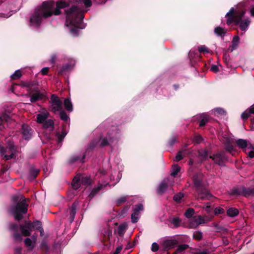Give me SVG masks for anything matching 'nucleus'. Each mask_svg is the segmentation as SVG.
<instances>
[{
  "instance_id": "obj_1",
  "label": "nucleus",
  "mask_w": 254,
  "mask_h": 254,
  "mask_svg": "<svg viewBox=\"0 0 254 254\" xmlns=\"http://www.w3.org/2000/svg\"><path fill=\"white\" fill-rule=\"evenodd\" d=\"M56 9L54 10V2L47 1L43 2L42 5L36 9L30 17V23L31 26L38 27L41 24L43 18H47L53 14L58 15L61 13L60 9L67 6L66 2L59 1L56 3Z\"/></svg>"
},
{
  "instance_id": "obj_2",
  "label": "nucleus",
  "mask_w": 254,
  "mask_h": 254,
  "mask_svg": "<svg viewBox=\"0 0 254 254\" xmlns=\"http://www.w3.org/2000/svg\"><path fill=\"white\" fill-rule=\"evenodd\" d=\"M245 14V11H237L234 13V8H231L226 15L227 17V24L230 25L234 22L236 24L239 25L241 30L246 31L251 23V20L249 18L243 19Z\"/></svg>"
},
{
  "instance_id": "obj_3",
  "label": "nucleus",
  "mask_w": 254,
  "mask_h": 254,
  "mask_svg": "<svg viewBox=\"0 0 254 254\" xmlns=\"http://www.w3.org/2000/svg\"><path fill=\"white\" fill-rule=\"evenodd\" d=\"M66 24L68 23L76 27H79L83 20V15L81 11L75 6H72L65 10Z\"/></svg>"
},
{
  "instance_id": "obj_4",
  "label": "nucleus",
  "mask_w": 254,
  "mask_h": 254,
  "mask_svg": "<svg viewBox=\"0 0 254 254\" xmlns=\"http://www.w3.org/2000/svg\"><path fill=\"white\" fill-rule=\"evenodd\" d=\"M28 204L25 202V200H22L16 205L13 206L10 210L15 219L21 220L23 218V215L27 213L28 210Z\"/></svg>"
},
{
  "instance_id": "obj_5",
  "label": "nucleus",
  "mask_w": 254,
  "mask_h": 254,
  "mask_svg": "<svg viewBox=\"0 0 254 254\" xmlns=\"http://www.w3.org/2000/svg\"><path fill=\"white\" fill-rule=\"evenodd\" d=\"M16 153V148L13 144H10L8 147L4 148L0 145V154L6 160L14 157Z\"/></svg>"
},
{
  "instance_id": "obj_6",
  "label": "nucleus",
  "mask_w": 254,
  "mask_h": 254,
  "mask_svg": "<svg viewBox=\"0 0 254 254\" xmlns=\"http://www.w3.org/2000/svg\"><path fill=\"white\" fill-rule=\"evenodd\" d=\"M160 246L165 250H169L174 248L178 243V241L173 238L164 237L160 241Z\"/></svg>"
},
{
  "instance_id": "obj_7",
  "label": "nucleus",
  "mask_w": 254,
  "mask_h": 254,
  "mask_svg": "<svg viewBox=\"0 0 254 254\" xmlns=\"http://www.w3.org/2000/svg\"><path fill=\"white\" fill-rule=\"evenodd\" d=\"M51 109L54 113L62 110V102L56 95L53 94L51 99Z\"/></svg>"
},
{
  "instance_id": "obj_8",
  "label": "nucleus",
  "mask_w": 254,
  "mask_h": 254,
  "mask_svg": "<svg viewBox=\"0 0 254 254\" xmlns=\"http://www.w3.org/2000/svg\"><path fill=\"white\" fill-rule=\"evenodd\" d=\"M49 113L45 108H42L37 115L36 121L39 124H43L49 117Z\"/></svg>"
},
{
  "instance_id": "obj_9",
  "label": "nucleus",
  "mask_w": 254,
  "mask_h": 254,
  "mask_svg": "<svg viewBox=\"0 0 254 254\" xmlns=\"http://www.w3.org/2000/svg\"><path fill=\"white\" fill-rule=\"evenodd\" d=\"M33 227L34 226L30 221H26L24 225H20V227L22 235L24 236H30Z\"/></svg>"
},
{
  "instance_id": "obj_10",
  "label": "nucleus",
  "mask_w": 254,
  "mask_h": 254,
  "mask_svg": "<svg viewBox=\"0 0 254 254\" xmlns=\"http://www.w3.org/2000/svg\"><path fill=\"white\" fill-rule=\"evenodd\" d=\"M209 158L219 165H223L224 161L226 159L225 154L223 152H219L212 156H209Z\"/></svg>"
},
{
  "instance_id": "obj_11",
  "label": "nucleus",
  "mask_w": 254,
  "mask_h": 254,
  "mask_svg": "<svg viewBox=\"0 0 254 254\" xmlns=\"http://www.w3.org/2000/svg\"><path fill=\"white\" fill-rule=\"evenodd\" d=\"M173 184L174 181H171L169 179H165L160 184L158 189V192L160 194L164 193L167 190L168 186H172Z\"/></svg>"
},
{
  "instance_id": "obj_12",
  "label": "nucleus",
  "mask_w": 254,
  "mask_h": 254,
  "mask_svg": "<svg viewBox=\"0 0 254 254\" xmlns=\"http://www.w3.org/2000/svg\"><path fill=\"white\" fill-rule=\"evenodd\" d=\"M143 209V206L141 204H139L135 206L131 214V221L133 223H136L138 221L139 211H142Z\"/></svg>"
},
{
  "instance_id": "obj_13",
  "label": "nucleus",
  "mask_w": 254,
  "mask_h": 254,
  "mask_svg": "<svg viewBox=\"0 0 254 254\" xmlns=\"http://www.w3.org/2000/svg\"><path fill=\"white\" fill-rule=\"evenodd\" d=\"M22 134L25 139H29L32 136V130L28 126L24 124L22 126Z\"/></svg>"
},
{
  "instance_id": "obj_14",
  "label": "nucleus",
  "mask_w": 254,
  "mask_h": 254,
  "mask_svg": "<svg viewBox=\"0 0 254 254\" xmlns=\"http://www.w3.org/2000/svg\"><path fill=\"white\" fill-rule=\"evenodd\" d=\"M202 175L201 173L195 175L193 177V181L195 187L198 189L201 186Z\"/></svg>"
},
{
  "instance_id": "obj_15",
  "label": "nucleus",
  "mask_w": 254,
  "mask_h": 254,
  "mask_svg": "<svg viewBox=\"0 0 254 254\" xmlns=\"http://www.w3.org/2000/svg\"><path fill=\"white\" fill-rule=\"evenodd\" d=\"M45 95L44 94L38 91L32 95L30 98V101L31 102L34 103L38 100L43 99Z\"/></svg>"
},
{
  "instance_id": "obj_16",
  "label": "nucleus",
  "mask_w": 254,
  "mask_h": 254,
  "mask_svg": "<svg viewBox=\"0 0 254 254\" xmlns=\"http://www.w3.org/2000/svg\"><path fill=\"white\" fill-rule=\"evenodd\" d=\"M81 184H82L81 182V175H77L73 179L72 187L74 189L76 190L80 187Z\"/></svg>"
},
{
  "instance_id": "obj_17",
  "label": "nucleus",
  "mask_w": 254,
  "mask_h": 254,
  "mask_svg": "<svg viewBox=\"0 0 254 254\" xmlns=\"http://www.w3.org/2000/svg\"><path fill=\"white\" fill-rule=\"evenodd\" d=\"M236 142L239 147L244 149L245 151H246L247 147H248L251 144H248L247 140L243 139H239L236 141Z\"/></svg>"
},
{
  "instance_id": "obj_18",
  "label": "nucleus",
  "mask_w": 254,
  "mask_h": 254,
  "mask_svg": "<svg viewBox=\"0 0 254 254\" xmlns=\"http://www.w3.org/2000/svg\"><path fill=\"white\" fill-rule=\"evenodd\" d=\"M199 196L202 200H210L213 197L207 190H202L199 194Z\"/></svg>"
},
{
  "instance_id": "obj_19",
  "label": "nucleus",
  "mask_w": 254,
  "mask_h": 254,
  "mask_svg": "<svg viewBox=\"0 0 254 254\" xmlns=\"http://www.w3.org/2000/svg\"><path fill=\"white\" fill-rule=\"evenodd\" d=\"M127 228V225L126 223H124L120 225L117 229V233L120 236H123Z\"/></svg>"
},
{
  "instance_id": "obj_20",
  "label": "nucleus",
  "mask_w": 254,
  "mask_h": 254,
  "mask_svg": "<svg viewBox=\"0 0 254 254\" xmlns=\"http://www.w3.org/2000/svg\"><path fill=\"white\" fill-rule=\"evenodd\" d=\"M241 193L245 196L248 197L254 194V190L250 188H243L242 190Z\"/></svg>"
},
{
  "instance_id": "obj_21",
  "label": "nucleus",
  "mask_w": 254,
  "mask_h": 254,
  "mask_svg": "<svg viewBox=\"0 0 254 254\" xmlns=\"http://www.w3.org/2000/svg\"><path fill=\"white\" fill-rule=\"evenodd\" d=\"M42 124H43V126L45 128H50L51 130H53L54 128V123L53 121L51 119H47Z\"/></svg>"
},
{
  "instance_id": "obj_22",
  "label": "nucleus",
  "mask_w": 254,
  "mask_h": 254,
  "mask_svg": "<svg viewBox=\"0 0 254 254\" xmlns=\"http://www.w3.org/2000/svg\"><path fill=\"white\" fill-rule=\"evenodd\" d=\"M246 154L251 158H254V144H250L246 149Z\"/></svg>"
},
{
  "instance_id": "obj_23",
  "label": "nucleus",
  "mask_w": 254,
  "mask_h": 254,
  "mask_svg": "<svg viewBox=\"0 0 254 254\" xmlns=\"http://www.w3.org/2000/svg\"><path fill=\"white\" fill-rule=\"evenodd\" d=\"M64 106L65 109L69 112H71L73 110L72 104L69 99H65L64 100Z\"/></svg>"
},
{
  "instance_id": "obj_24",
  "label": "nucleus",
  "mask_w": 254,
  "mask_h": 254,
  "mask_svg": "<svg viewBox=\"0 0 254 254\" xmlns=\"http://www.w3.org/2000/svg\"><path fill=\"white\" fill-rule=\"evenodd\" d=\"M33 241L31 240L30 238H26L24 241L25 245L30 249H33L34 247V244L35 243L36 238H33Z\"/></svg>"
},
{
  "instance_id": "obj_25",
  "label": "nucleus",
  "mask_w": 254,
  "mask_h": 254,
  "mask_svg": "<svg viewBox=\"0 0 254 254\" xmlns=\"http://www.w3.org/2000/svg\"><path fill=\"white\" fill-rule=\"evenodd\" d=\"M200 117L201 120L199 121V126L203 127L206 124V123H207L208 121V116L205 114H202L200 115Z\"/></svg>"
},
{
  "instance_id": "obj_26",
  "label": "nucleus",
  "mask_w": 254,
  "mask_h": 254,
  "mask_svg": "<svg viewBox=\"0 0 254 254\" xmlns=\"http://www.w3.org/2000/svg\"><path fill=\"white\" fill-rule=\"evenodd\" d=\"M227 215L230 217H235L238 215V210L235 208H230L227 210Z\"/></svg>"
},
{
  "instance_id": "obj_27",
  "label": "nucleus",
  "mask_w": 254,
  "mask_h": 254,
  "mask_svg": "<svg viewBox=\"0 0 254 254\" xmlns=\"http://www.w3.org/2000/svg\"><path fill=\"white\" fill-rule=\"evenodd\" d=\"M108 137L110 138L109 141L106 138H101L100 139L99 141L102 146H106L112 142V139L110 138V135L109 134H108Z\"/></svg>"
},
{
  "instance_id": "obj_28",
  "label": "nucleus",
  "mask_w": 254,
  "mask_h": 254,
  "mask_svg": "<svg viewBox=\"0 0 254 254\" xmlns=\"http://www.w3.org/2000/svg\"><path fill=\"white\" fill-rule=\"evenodd\" d=\"M214 32L218 36H223L226 33V31L224 28L218 26L215 28Z\"/></svg>"
},
{
  "instance_id": "obj_29",
  "label": "nucleus",
  "mask_w": 254,
  "mask_h": 254,
  "mask_svg": "<svg viewBox=\"0 0 254 254\" xmlns=\"http://www.w3.org/2000/svg\"><path fill=\"white\" fill-rule=\"evenodd\" d=\"M193 220L194 222V225L196 226L205 222L204 218L201 216H198V217L193 218Z\"/></svg>"
},
{
  "instance_id": "obj_30",
  "label": "nucleus",
  "mask_w": 254,
  "mask_h": 254,
  "mask_svg": "<svg viewBox=\"0 0 254 254\" xmlns=\"http://www.w3.org/2000/svg\"><path fill=\"white\" fill-rule=\"evenodd\" d=\"M81 182L82 185H88L91 184V179L87 176L83 177L81 175Z\"/></svg>"
},
{
  "instance_id": "obj_31",
  "label": "nucleus",
  "mask_w": 254,
  "mask_h": 254,
  "mask_svg": "<svg viewBox=\"0 0 254 254\" xmlns=\"http://www.w3.org/2000/svg\"><path fill=\"white\" fill-rule=\"evenodd\" d=\"M73 1L79 3H83L86 7H89L92 4L90 0H73Z\"/></svg>"
},
{
  "instance_id": "obj_32",
  "label": "nucleus",
  "mask_w": 254,
  "mask_h": 254,
  "mask_svg": "<svg viewBox=\"0 0 254 254\" xmlns=\"http://www.w3.org/2000/svg\"><path fill=\"white\" fill-rule=\"evenodd\" d=\"M194 213V210L193 208H189L186 210L185 215L186 217L190 218L192 216Z\"/></svg>"
},
{
  "instance_id": "obj_33",
  "label": "nucleus",
  "mask_w": 254,
  "mask_h": 254,
  "mask_svg": "<svg viewBox=\"0 0 254 254\" xmlns=\"http://www.w3.org/2000/svg\"><path fill=\"white\" fill-rule=\"evenodd\" d=\"M189 248V246L187 244H183L179 245L177 249L178 253H181Z\"/></svg>"
},
{
  "instance_id": "obj_34",
  "label": "nucleus",
  "mask_w": 254,
  "mask_h": 254,
  "mask_svg": "<svg viewBox=\"0 0 254 254\" xmlns=\"http://www.w3.org/2000/svg\"><path fill=\"white\" fill-rule=\"evenodd\" d=\"M180 171V168L177 165L173 166L172 172L171 174V176L175 177L176 176L179 172Z\"/></svg>"
},
{
  "instance_id": "obj_35",
  "label": "nucleus",
  "mask_w": 254,
  "mask_h": 254,
  "mask_svg": "<svg viewBox=\"0 0 254 254\" xmlns=\"http://www.w3.org/2000/svg\"><path fill=\"white\" fill-rule=\"evenodd\" d=\"M76 213V205L73 203L72 206V208L70 210V217L71 218V222H72L74 218Z\"/></svg>"
},
{
  "instance_id": "obj_36",
  "label": "nucleus",
  "mask_w": 254,
  "mask_h": 254,
  "mask_svg": "<svg viewBox=\"0 0 254 254\" xmlns=\"http://www.w3.org/2000/svg\"><path fill=\"white\" fill-rule=\"evenodd\" d=\"M21 72L19 70H16L14 73L11 75V77L13 79H16L21 76Z\"/></svg>"
},
{
  "instance_id": "obj_37",
  "label": "nucleus",
  "mask_w": 254,
  "mask_h": 254,
  "mask_svg": "<svg viewBox=\"0 0 254 254\" xmlns=\"http://www.w3.org/2000/svg\"><path fill=\"white\" fill-rule=\"evenodd\" d=\"M193 236L195 239L200 240L202 239V234L200 231H195L193 233Z\"/></svg>"
},
{
  "instance_id": "obj_38",
  "label": "nucleus",
  "mask_w": 254,
  "mask_h": 254,
  "mask_svg": "<svg viewBox=\"0 0 254 254\" xmlns=\"http://www.w3.org/2000/svg\"><path fill=\"white\" fill-rule=\"evenodd\" d=\"M60 116L61 119L64 121H67L69 118L66 113L62 110L60 111Z\"/></svg>"
},
{
  "instance_id": "obj_39",
  "label": "nucleus",
  "mask_w": 254,
  "mask_h": 254,
  "mask_svg": "<svg viewBox=\"0 0 254 254\" xmlns=\"http://www.w3.org/2000/svg\"><path fill=\"white\" fill-rule=\"evenodd\" d=\"M198 50L201 53H208L209 50L205 46H200L198 47Z\"/></svg>"
},
{
  "instance_id": "obj_40",
  "label": "nucleus",
  "mask_w": 254,
  "mask_h": 254,
  "mask_svg": "<svg viewBox=\"0 0 254 254\" xmlns=\"http://www.w3.org/2000/svg\"><path fill=\"white\" fill-rule=\"evenodd\" d=\"M183 196L184 194L181 192H179L174 195V200L177 202H179Z\"/></svg>"
},
{
  "instance_id": "obj_41",
  "label": "nucleus",
  "mask_w": 254,
  "mask_h": 254,
  "mask_svg": "<svg viewBox=\"0 0 254 254\" xmlns=\"http://www.w3.org/2000/svg\"><path fill=\"white\" fill-rule=\"evenodd\" d=\"M33 84L30 82V81H22L21 82L20 84V85L21 86V87H27V88H29L31 86H33Z\"/></svg>"
},
{
  "instance_id": "obj_42",
  "label": "nucleus",
  "mask_w": 254,
  "mask_h": 254,
  "mask_svg": "<svg viewBox=\"0 0 254 254\" xmlns=\"http://www.w3.org/2000/svg\"><path fill=\"white\" fill-rule=\"evenodd\" d=\"M239 41V38L238 36H235L233 38V41H232V43H233V45H232L233 49H236V48L237 47V46L238 45Z\"/></svg>"
},
{
  "instance_id": "obj_43",
  "label": "nucleus",
  "mask_w": 254,
  "mask_h": 254,
  "mask_svg": "<svg viewBox=\"0 0 254 254\" xmlns=\"http://www.w3.org/2000/svg\"><path fill=\"white\" fill-rule=\"evenodd\" d=\"M34 227H32V228H35L37 230H40V231L41 232H42V231H43V229L41 227V223L39 222V221H36V222H34V223H32Z\"/></svg>"
},
{
  "instance_id": "obj_44",
  "label": "nucleus",
  "mask_w": 254,
  "mask_h": 254,
  "mask_svg": "<svg viewBox=\"0 0 254 254\" xmlns=\"http://www.w3.org/2000/svg\"><path fill=\"white\" fill-rule=\"evenodd\" d=\"M66 133L65 132H62L61 133L58 132L57 133L56 135L59 139V141L61 142L64 138Z\"/></svg>"
},
{
  "instance_id": "obj_45",
  "label": "nucleus",
  "mask_w": 254,
  "mask_h": 254,
  "mask_svg": "<svg viewBox=\"0 0 254 254\" xmlns=\"http://www.w3.org/2000/svg\"><path fill=\"white\" fill-rule=\"evenodd\" d=\"M172 223L175 227H178L180 226L181 221L178 218H175L172 220Z\"/></svg>"
},
{
  "instance_id": "obj_46",
  "label": "nucleus",
  "mask_w": 254,
  "mask_h": 254,
  "mask_svg": "<svg viewBox=\"0 0 254 254\" xmlns=\"http://www.w3.org/2000/svg\"><path fill=\"white\" fill-rule=\"evenodd\" d=\"M8 119H9V117L6 116L5 114L3 115L2 117H0V125L3 124L4 120L5 122H7Z\"/></svg>"
},
{
  "instance_id": "obj_47",
  "label": "nucleus",
  "mask_w": 254,
  "mask_h": 254,
  "mask_svg": "<svg viewBox=\"0 0 254 254\" xmlns=\"http://www.w3.org/2000/svg\"><path fill=\"white\" fill-rule=\"evenodd\" d=\"M159 250V245L157 243H153L151 246V251L156 252Z\"/></svg>"
},
{
  "instance_id": "obj_48",
  "label": "nucleus",
  "mask_w": 254,
  "mask_h": 254,
  "mask_svg": "<svg viewBox=\"0 0 254 254\" xmlns=\"http://www.w3.org/2000/svg\"><path fill=\"white\" fill-rule=\"evenodd\" d=\"M214 212L216 215H218L223 213L224 212V210L221 207H216L214 210Z\"/></svg>"
},
{
  "instance_id": "obj_49",
  "label": "nucleus",
  "mask_w": 254,
  "mask_h": 254,
  "mask_svg": "<svg viewBox=\"0 0 254 254\" xmlns=\"http://www.w3.org/2000/svg\"><path fill=\"white\" fill-rule=\"evenodd\" d=\"M183 158V156H182V152H179L177 154V155L176 156V157L175 158V161H179Z\"/></svg>"
},
{
  "instance_id": "obj_50",
  "label": "nucleus",
  "mask_w": 254,
  "mask_h": 254,
  "mask_svg": "<svg viewBox=\"0 0 254 254\" xmlns=\"http://www.w3.org/2000/svg\"><path fill=\"white\" fill-rule=\"evenodd\" d=\"M250 114L251 113H249V111H246L242 114L241 117L243 119H247L250 116Z\"/></svg>"
},
{
  "instance_id": "obj_51",
  "label": "nucleus",
  "mask_w": 254,
  "mask_h": 254,
  "mask_svg": "<svg viewBox=\"0 0 254 254\" xmlns=\"http://www.w3.org/2000/svg\"><path fill=\"white\" fill-rule=\"evenodd\" d=\"M207 213H209L212 210L211 205L209 203H207L206 205H204L203 207Z\"/></svg>"
},
{
  "instance_id": "obj_52",
  "label": "nucleus",
  "mask_w": 254,
  "mask_h": 254,
  "mask_svg": "<svg viewBox=\"0 0 254 254\" xmlns=\"http://www.w3.org/2000/svg\"><path fill=\"white\" fill-rule=\"evenodd\" d=\"M70 68H71V67L70 65L66 64L65 66L63 67L62 69L60 70L59 73H62L63 72H64V71L69 70V69H70Z\"/></svg>"
},
{
  "instance_id": "obj_53",
  "label": "nucleus",
  "mask_w": 254,
  "mask_h": 254,
  "mask_svg": "<svg viewBox=\"0 0 254 254\" xmlns=\"http://www.w3.org/2000/svg\"><path fill=\"white\" fill-rule=\"evenodd\" d=\"M202 140V137L200 135L196 136L194 139V141L197 143H200Z\"/></svg>"
},
{
  "instance_id": "obj_54",
  "label": "nucleus",
  "mask_w": 254,
  "mask_h": 254,
  "mask_svg": "<svg viewBox=\"0 0 254 254\" xmlns=\"http://www.w3.org/2000/svg\"><path fill=\"white\" fill-rule=\"evenodd\" d=\"M126 201V197H122L120 198L117 200V203L118 204H120L121 203L124 202Z\"/></svg>"
},
{
  "instance_id": "obj_55",
  "label": "nucleus",
  "mask_w": 254,
  "mask_h": 254,
  "mask_svg": "<svg viewBox=\"0 0 254 254\" xmlns=\"http://www.w3.org/2000/svg\"><path fill=\"white\" fill-rule=\"evenodd\" d=\"M49 70V67H44L41 69V73L43 75H46L47 74Z\"/></svg>"
},
{
  "instance_id": "obj_56",
  "label": "nucleus",
  "mask_w": 254,
  "mask_h": 254,
  "mask_svg": "<svg viewBox=\"0 0 254 254\" xmlns=\"http://www.w3.org/2000/svg\"><path fill=\"white\" fill-rule=\"evenodd\" d=\"M251 16H254V5L251 6L249 9Z\"/></svg>"
},
{
  "instance_id": "obj_57",
  "label": "nucleus",
  "mask_w": 254,
  "mask_h": 254,
  "mask_svg": "<svg viewBox=\"0 0 254 254\" xmlns=\"http://www.w3.org/2000/svg\"><path fill=\"white\" fill-rule=\"evenodd\" d=\"M211 70L214 72H217L219 70L218 67L216 65H212L211 67Z\"/></svg>"
},
{
  "instance_id": "obj_58",
  "label": "nucleus",
  "mask_w": 254,
  "mask_h": 254,
  "mask_svg": "<svg viewBox=\"0 0 254 254\" xmlns=\"http://www.w3.org/2000/svg\"><path fill=\"white\" fill-rule=\"evenodd\" d=\"M17 226L16 224H11L10 225V229L12 231H16L17 230Z\"/></svg>"
},
{
  "instance_id": "obj_59",
  "label": "nucleus",
  "mask_w": 254,
  "mask_h": 254,
  "mask_svg": "<svg viewBox=\"0 0 254 254\" xmlns=\"http://www.w3.org/2000/svg\"><path fill=\"white\" fill-rule=\"evenodd\" d=\"M226 149L229 152H232L234 148L232 145L228 144L226 146Z\"/></svg>"
},
{
  "instance_id": "obj_60",
  "label": "nucleus",
  "mask_w": 254,
  "mask_h": 254,
  "mask_svg": "<svg viewBox=\"0 0 254 254\" xmlns=\"http://www.w3.org/2000/svg\"><path fill=\"white\" fill-rule=\"evenodd\" d=\"M14 238L15 241H21L22 240L21 236L18 234H16L14 235Z\"/></svg>"
},
{
  "instance_id": "obj_61",
  "label": "nucleus",
  "mask_w": 254,
  "mask_h": 254,
  "mask_svg": "<svg viewBox=\"0 0 254 254\" xmlns=\"http://www.w3.org/2000/svg\"><path fill=\"white\" fill-rule=\"evenodd\" d=\"M122 249V248L121 247H119L117 248L115 252L113 254H119L121 252Z\"/></svg>"
},
{
  "instance_id": "obj_62",
  "label": "nucleus",
  "mask_w": 254,
  "mask_h": 254,
  "mask_svg": "<svg viewBox=\"0 0 254 254\" xmlns=\"http://www.w3.org/2000/svg\"><path fill=\"white\" fill-rule=\"evenodd\" d=\"M201 156H202L204 158H206L208 157V152L206 150H204L203 154H201Z\"/></svg>"
},
{
  "instance_id": "obj_63",
  "label": "nucleus",
  "mask_w": 254,
  "mask_h": 254,
  "mask_svg": "<svg viewBox=\"0 0 254 254\" xmlns=\"http://www.w3.org/2000/svg\"><path fill=\"white\" fill-rule=\"evenodd\" d=\"M249 113L251 114H254V104L249 109Z\"/></svg>"
},
{
  "instance_id": "obj_64",
  "label": "nucleus",
  "mask_w": 254,
  "mask_h": 254,
  "mask_svg": "<svg viewBox=\"0 0 254 254\" xmlns=\"http://www.w3.org/2000/svg\"><path fill=\"white\" fill-rule=\"evenodd\" d=\"M71 32L73 35L75 36L77 35V30L76 29H71Z\"/></svg>"
}]
</instances>
